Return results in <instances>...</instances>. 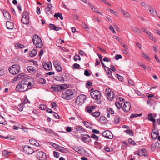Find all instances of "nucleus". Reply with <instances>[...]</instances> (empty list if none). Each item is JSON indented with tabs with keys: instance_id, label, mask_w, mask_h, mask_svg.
<instances>
[{
	"instance_id": "obj_1",
	"label": "nucleus",
	"mask_w": 160,
	"mask_h": 160,
	"mask_svg": "<svg viewBox=\"0 0 160 160\" xmlns=\"http://www.w3.org/2000/svg\"><path fill=\"white\" fill-rule=\"evenodd\" d=\"M32 79L27 78L20 82L17 85L16 90L23 92L30 89L32 87Z\"/></svg>"
},
{
	"instance_id": "obj_2",
	"label": "nucleus",
	"mask_w": 160,
	"mask_h": 160,
	"mask_svg": "<svg viewBox=\"0 0 160 160\" xmlns=\"http://www.w3.org/2000/svg\"><path fill=\"white\" fill-rule=\"evenodd\" d=\"M62 97L67 100H70L74 97L72 91L70 89L64 90L62 94Z\"/></svg>"
},
{
	"instance_id": "obj_3",
	"label": "nucleus",
	"mask_w": 160,
	"mask_h": 160,
	"mask_svg": "<svg viewBox=\"0 0 160 160\" xmlns=\"http://www.w3.org/2000/svg\"><path fill=\"white\" fill-rule=\"evenodd\" d=\"M32 41L36 48H40L42 46L43 44L41 39L37 35H35L33 36Z\"/></svg>"
},
{
	"instance_id": "obj_4",
	"label": "nucleus",
	"mask_w": 160,
	"mask_h": 160,
	"mask_svg": "<svg viewBox=\"0 0 160 160\" xmlns=\"http://www.w3.org/2000/svg\"><path fill=\"white\" fill-rule=\"evenodd\" d=\"M8 70L11 74L15 75L19 73L20 67L18 64H14L9 67Z\"/></svg>"
},
{
	"instance_id": "obj_5",
	"label": "nucleus",
	"mask_w": 160,
	"mask_h": 160,
	"mask_svg": "<svg viewBox=\"0 0 160 160\" xmlns=\"http://www.w3.org/2000/svg\"><path fill=\"white\" fill-rule=\"evenodd\" d=\"M86 98V95L80 94L77 97L75 102L78 105H82L84 102Z\"/></svg>"
},
{
	"instance_id": "obj_6",
	"label": "nucleus",
	"mask_w": 160,
	"mask_h": 160,
	"mask_svg": "<svg viewBox=\"0 0 160 160\" xmlns=\"http://www.w3.org/2000/svg\"><path fill=\"white\" fill-rule=\"evenodd\" d=\"M90 95L95 100H98L101 97V92L98 90L91 92Z\"/></svg>"
},
{
	"instance_id": "obj_7",
	"label": "nucleus",
	"mask_w": 160,
	"mask_h": 160,
	"mask_svg": "<svg viewBox=\"0 0 160 160\" xmlns=\"http://www.w3.org/2000/svg\"><path fill=\"white\" fill-rule=\"evenodd\" d=\"M121 105L122 109L125 112H128L131 108V104L128 102H126L125 103H122Z\"/></svg>"
},
{
	"instance_id": "obj_8",
	"label": "nucleus",
	"mask_w": 160,
	"mask_h": 160,
	"mask_svg": "<svg viewBox=\"0 0 160 160\" xmlns=\"http://www.w3.org/2000/svg\"><path fill=\"white\" fill-rule=\"evenodd\" d=\"M105 93L107 94V98L109 100H112L114 98V93L109 88H107L105 90Z\"/></svg>"
},
{
	"instance_id": "obj_9",
	"label": "nucleus",
	"mask_w": 160,
	"mask_h": 160,
	"mask_svg": "<svg viewBox=\"0 0 160 160\" xmlns=\"http://www.w3.org/2000/svg\"><path fill=\"white\" fill-rule=\"evenodd\" d=\"M23 150L27 154H31L33 153L34 150L32 148L28 145H25L23 148Z\"/></svg>"
},
{
	"instance_id": "obj_10",
	"label": "nucleus",
	"mask_w": 160,
	"mask_h": 160,
	"mask_svg": "<svg viewBox=\"0 0 160 160\" xmlns=\"http://www.w3.org/2000/svg\"><path fill=\"white\" fill-rule=\"evenodd\" d=\"M37 157L39 160H45L46 158V156L45 153L42 151H38L37 152Z\"/></svg>"
},
{
	"instance_id": "obj_11",
	"label": "nucleus",
	"mask_w": 160,
	"mask_h": 160,
	"mask_svg": "<svg viewBox=\"0 0 160 160\" xmlns=\"http://www.w3.org/2000/svg\"><path fill=\"white\" fill-rule=\"evenodd\" d=\"M103 136L107 139H111L113 138V135L112 132L109 130L104 131L102 133Z\"/></svg>"
},
{
	"instance_id": "obj_12",
	"label": "nucleus",
	"mask_w": 160,
	"mask_h": 160,
	"mask_svg": "<svg viewBox=\"0 0 160 160\" xmlns=\"http://www.w3.org/2000/svg\"><path fill=\"white\" fill-rule=\"evenodd\" d=\"M82 140L87 144L90 143L91 141V137L88 134L82 135Z\"/></svg>"
},
{
	"instance_id": "obj_13",
	"label": "nucleus",
	"mask_w": 160,
	"mask_h": 160,
	"mask_svg": "<svg viewBox=\"0 0 160 160\" xmlns=\"http://www.w3.org/2000/svg\"><path fill=\"white\" fill-rule=\"evenodd\" d=\"M159 133L157 130L153 129L152 130L151 133V137L152 139L155 140L159 136Z\"/></svg>"
},
{
	"instance_id": "obj_14",
	"label": "nucleus",
	"mask_w": 160,
	"mask_h": 160,
	"mask_svg": "<svg viewBox=\"0 0 160 160\" xmlns=\"http://www.w3.org/2000/svg\"><path fill=\"white\" fill-rule=\"evenodd\" d=\"M43 67L45 69L47 70H50L52 69V66L51 62H48V63H45L43 65Z\"/></svg>"
},
{
	"instance_id": "obj_15",
	"label": "nucleus",
	"mask_w": 160,
	"mask_h": 160,
	"mask_svg": "<svg viewBox=\"0 0 160 160\" xmlns=\"http://www.w3.org/2000/svg\"><path fill=\"white\" fill-rule=\"evenodd\" d=\"M138 154L140 156H146L148 154L146 150L145 149H143L138 151Z\"/></svg>"
},
{
	"instance_id": "obj_16",
	"label": "nucleus",
	"mask_w": 160,
	"mask_h": 160,
	"mask_svg": "<svg viewBox=\"0 0 160 160\" xmlns=\"http://www.w3.org/2000/svg\"><path fill=\"white\" fill-rule=\"evenodd\" d=\"M3 16L7 19L9 20L11 18V16L9 13L6 10H3L2 11Z\"/></svg>"
},
{
	"instance_id": "obj_17",
	"label": "nucleus",
	"mask_w": 160,
	"mask_h": 160,
	"mask_svg": "<svg viewBox=\"0 0 160 160\" xmlns=\"http://www.w3.org/2000/svg\"><path fill=\"white\" fill-rule=\"evenodd\" d=\"M51 88L52 91L55 92H57L61 91L59 85H53L52 86Z\"/></svg>"
},
{
	"instance_id": "obj_18",
	"label": "nucleus",
	"mask_w": 160,
	"mask_h": 160,
	"mask_svg": "<svg viewBox=\"0 0 160 160\" xmlns=\"http://www.w3.org/2000/svg\"><path fill=\"white\" fill-rule=\"evenodd\" d=\"M27 69L30 73H34L36 72V70L34 67L32 66H29L27 67Z\"/></svg>"
},
{
	"instance_id": "obj_19",
	"label": "nucleus",
	"mask_w": 160,
	"mask_h": 160,
	"mask_svg": "<svg viewBox=\"0 0 160 160\" xmlns=\"http://www.w3.org/2000/svg\"><path fill=\"white\" fill-rule=\"evenodd\" d=\"M106 68L108 69L107 71H106L105 68V70L107 72V75L108 77L109 78H111V79H113L114 78L112 76L111 70L108 67H106Z\"/></svg>"
},
{
	"instance_id": "obj_20",
	"label": "nucleus",
	"mask_w": 160,
	"mask_h": 160,
	"mask_svg": "<svg viewBox=\"0 0 160 160\" xmlns=\"http://www.w3.org/2000/svg\"><path fill=\"white\" fill-rule=\"evenodd\" d=\"M7 28L8 29H12L13 28L14 26L13 23L10 21H7L6 22Z\"/></svg>"
},
{
	"instance_id": "obj_21",
	"label": "nucleus",
	"mask_w": 160,
	"mask_h": 160,
	"mask_svg": "<svg viewBox=\"0 0 160 160\" xmlns=\"http://www.w3.org/2000/svg\"><path fill=\"white\" fill-rule=\"evenodd\" d=\"M29 142L31 144L36 146H38L39 145V143L34 139L29 140Z\"/></svg>"
},
{
	"instance_id": "obj_22",
	"label": "nucleus",
	"mask_w": 160,
	"mask_h": 160,
	"mask_svg": "<svg viewBox=\"0 0 160 160\" xmlns=\"http://www.w3.org/2000/svg\"><path fill=\"white\" fill-rule=\"evenodd\" d=\"M99 121L101 123L104 124L106 123L107 120L104 116H101L100 118Z\"/></svg>"
},
{
	"instance_id": "obj_23",
	"label": "nucleus",
	"mask_w": 160,
	"mask_h": 160,
	"mask_svg": "<svg viewBox=\"0 0 160 160\" xmlns=\"http://www.w3.org/2000/svg\"><path fill=\"white\" fill-rule=\"evenodd\" d=\"M37 53V50L36 49H33L31 51H29V54L31 57H34Z\"/></svg>"
},
{
	"instance_id": "obj_24",
	"label": "nucleus",
	"mask_w": 160,
	"mask_h": 160,
	"mask_svg": "<svg viewBox=\"0 0 160 160\" xmlns=\"http://www.w3.org/2000/svg\"><path fill=\"white\" fill-rule=\"evenodd\" d=\"M27 75L25 73H21L18 75V76L20 80V79H24L27 78H29L28 77L26 78Z\"/></svg>"
},
{
	"instance_id": "obj_25",
	"label": "nucleus",
	"mask_w": 160,
	"mask_h": 160,
	"mask_svg": "<svg viewBox=\"0 0 160 160\" xmlns=\"http://www.w3.org/2000/svg\"><path fill=\"white\" fill-rule=\"evenodd\" d=\"M21 21L23 24H28L29 22V18L26 19L24 17L22 18Z\"/></svg>"
},
{
	"instance_id": "obj_26",
	"label": "nucleus",
	"mask_w": 160,
	"mask_h": 160,
	"mask_svg": "<svg viewBox=\"0 0 160 160\" xmlns=\"http://www.w3.org/2000/svg\"><path fill=\"white\" fill-rule=\"evenodd\" d=\"M96 106H94L88 107L87 108V111L88 112H92L93 110H94Z\"/></svg>"
},
{
	"instance_id": "obj_27",
	"label": "nucleus",
	"mask_w": 160,
	"mask_h": 160,
	"mask_svg": "<svg viewBox=\"0 0 160 160\" xmlns=\"http://www.w3.org/2000/svg\"><path fill=\"white\" fill-rule=\"evenodd\" d=\"M132 29L134 31L138 33H141V30L136 26H132L131 27Z\"/></svg>"
},
{
	"instance_id": "obj_28",
	"label": "nucleus",
	"mask_w": 160,
	"mask_h": 160,
	"mask_svg": "<svg viewBox=\"0 0 160 160\" xmlns=\"http://www.w3.org/2000/svg\"><path fill=\"white\" fill-rule=\"evenodd\" d=\"M54 16L56 17L57 19H58V18L59 17L62 20L63 19L62 16V13H55L54 14Z\"/></svg>"
},
{
	"instance_id": "obj_29",
	"label": "nucleus",
	"mask_w": 160,
	"mask_h": 160,
	"mask_svg": "<svg viewBox=\"0 0 160 160\" xmlns=\"http://www.w3.org/2000/svg\"><path fill=\"white\" fill-rule=\"evenodd\" d=\"M148 119L153 122L154 123L156 121L155 119L152 117V114L151 113H149L148 115Z\"/></svg>"
},
{
	"instance_id": "obj_30",
	"label": "nucleus",
	"mask_w": 160,
	"mask_h": 160,
	"mask_svg": "<svg viewBox=\"0 0 160 160\" xmlns=\"http://www.w3.org/2000/svg\"><path fill=\"white\" fill-rule=\"evenodd\" d=\"M76 130L77 132H83L84 130V129L83 128L80 126L76 127Z\"/></svg>"
},
{
	"instance_id": "obj_31",
	"label": "nucleus",
	"mask_w": 160,
	"mask_h": 160,
	"mask_svg": "<svg viewBox=\"0 0 160 160\" xmlns=\"http://www.w3.org/2000/svg\"><path fill=\"white\" fill-rule=\"evenodd\" d=\"M149 10L150 13L152 15H154L156 14V12L155 10L151 7L150 9H148Z\"/></svg>"
},
{
	"instance_id": "obj_32",
	"label": "nucleus",
	"mask_w": 160,
	"mask_h": 160,
	"mask_svg": "<svg viewBox=\"0 0 160 160\" xmlns=\"http://www.w3.org/2000/svg\"><path fill=\"white\" fill-rule=\"evenodd\" d=\"M22 17H24L26 19L29 18V16L28 13L26 11H25L23 13Z\"/></svg>"
},
{
	"instance_id": "obj_33",
	"label": "nucleus",
	"mask_w": 160,
	"mask_h": 160,
	"mask_svg": "<svg viewBox=\"0 0 160 160\" xmlns=\"http://www.w3.org/2000/svg\"><path fill=\"white\" fill-rule=\"evenodd\" d=\"M11 153V152H8L7 150H4L2 152V154L3 155L7 157L8 156V155Z\"/></svg>"
},
{
	"instance_id": "obj_34",
	"label": "nucleus",
	"mask_w": 160,
	"mask_h": 160,
	"mask_svg": "<svg viewBox=\"0 0 160 160\" xmlns=\"http://www.w3.org/2000/svg\"><path fill=\"white\" fill-rule=\"evenodd\" d=\"M44 130L48 134H52L53 132V130L46 128H44Z\"/></svg>"
},
{
	"instance_id": "obj_35",
	"label": "nucleus",
	"mask_w": 160,
	"mask_h": 160,
	"mask_svg": "<svg viewBox=\"0 0 160 160\" xmlns=\"http://www.w3.org/2000/svg\"><path fill=\"white\" fill-rule=\"evenodd\" d=\"M91 115L95 117H98L99 116L100 113L99 112L97 111L92 113Z\"/></svg>"
},
{
	"instance_id": "obj_36",
	"label": "nucleus",
	"mask_w": 160,
	"mask_h": 160,
	"mask_svg": "<svg viewBox=\"0 0 160 160\" xmlns=\"http://www.w3.org/2000/svg\"><path fill=\"white\" fill-rule=\"evenodd\" d=\"M115 123L116 124H118L120 121V118L118 116H116L115 117Z\"/></svg>"
},
{
	"instance_id": "obj_37",
	"label": "nucleus",
	"mask_w": 160,
	"mask_h": 160,
	"mask_svg": "<svg viewBox=\"0 0 160 160\" xmlns=\"http://www.w3.org/2000/svg\"><path fill=\"white\" fill-rule=\"evenodd\" d=\"M0 124H5V122L4 121V119L3 117L0 115Z\"/></svg>"
},
{
	"instance_id": "obj_38",
	"label": "nucleus",
	"mask_w": 160,
	"mask_h": 160,
	"mask_svg": "<svg viewBox=\"0 0 160 160\" xmlns=\"http://www.w3.org/2000/svg\"><path fill=\"white\" fill-rule=\"evenodd\" d=\"M141 5L143 7H146V9L148 10V9H150L151 7L146 4L144 2H142L141 3Z\"/></svg>"
},
{
	"instance_id": "obj_39",
	"label": "nucleus",
	"mask_w": 160,
	"mask_h": 160,
	"mask_svg": "<svg viewBox=\"0 0 160 160\" xmlns=\"http://www.w3.org/2000/svg\"><path fill=\"white\" fill-rule=\"evenodd\" d=\"M91 137L94 139L95 140L98 141L99 139V137L95 135L94 134H93L92 135Z\"/></svg>"
},
{
	"instance_id": "obj_40",
	"label": "nucleus",
	"mask_w": 160,
	"mask_h": 160,
	"mask_svg": "<svg viewBox=\"0 0 160 160\" xmlns=\"http://www.w3.org/2000/svg\"><path fill=\"white\" fill-rule=\"evenodd\" d=\"M59 86L60 88V91L63 89H64L66 88H68V85L65 84L61 85H59Z\"/></svg>"
},
{
	"instance_id": "obj_41",
	"label": "nucleus",
	"mask_w": 160,
	"mask_h": 160,
	"mask_svg": "<svg viewBox=\"0 0 160 160\" xmlns=\"http://www.w3.org/2000/svg\"><path fill=\"white\" fill-rule=\"evenodd\" d=\"M39 108L41 110H45L47 108V106L45 105L41 104L40 105Z\"/></svg>"
},
{
	"instance_id": "obj_42",
	"label": "nucleus",
	"mask_w": 160,
	"mask_h": 160,
	"mask_svg": "<svg viewBox=\"0 0 160 160\" xmlns=\"http://www.w3.org/2000/svg\"><path fill=\"white\" fill-rule=\"evenodd\" d=\"M38 82L40 84H44L46 83V81L43 78H40L38 80Z\"/></svg>"
},
{
	"instance_id": "obj_43",
	"label": "nucleus",
	"mask_w": 160,
	"mask_h": 160,
	"mask_svg": "<svg viewBox=\"0 0 160 160\" xmlns=\"http://www.w3.org/2000/svg\"><path fill=\"white\" fill-rule=\"evenodd\" d=\"M92 11L94 12L95 13H98L99 14L101 15L102 16L103 15L102 13L101 12H100L99 10H97L95 8Z\"/></svg>"
},
{
	"instance_id": "obj_44",
	"label": "nucleus",
	"mask_w": 160,
	"mask_h": 160,
	"mask_svg": "<svg viewBox=\"0 0 160 160\" xmlns=\"http://www.w3.org/2000/svg\"><path fill=\"white\" fill-rule=\"evenodd\" d=\"M74 59L75 61H77L78 60H81V58L79 55H76L74 57Z\"/></svg>"
},
{
	"instance_id": "obj_45",
	"label": "nucleus",
	"mask_w": 160,
	"mask_h": 160,
	"mask_svg": "<svg viewBox=\"0 0 160 160\" xmlns=\"http://www.w3.org/2000/svg\"><path fill=\"white\" fill-rule=\"evenodd\" d=\"M122 12L126 18H130V15L127 12H125L124 11L122 10Z\"/></svg>"
},
{
	"instance_id": "obj_46",
	"label": "nucleus",
	"mask_w": 160,
	"mask_h": 160,
	"mask_svg": "<svg viewBox=\"0 0 160 160\" xmlns=\"http://www.w3.org/2000/svg\"><path fill=\"white\" fill-rule=\"evenodd\" d=\"M16 46L18 48H23L24 47V45L22 44H20L18 43L16 44Z\"/></svg>"
},
{
	"instance_id": "obj_47",
	"label": "nucleus",
	"mask_w": 160,
	"mask_h": 160,
	"mask_svg": "<svg viewBox=\"0 0 160 160\" xmlns=\"http://www.w3.org/2000/svg\"><path fill=\"white\" fill-rule=\"evenodd\" d=\"M115 105L119 109H120L121 108V104L120 103L118 102L117 101L115 102Z\"/></svg>"
},
{
	"instance_id": "obj_48",
	"label": "nucleus",
	"mask_w": 160,
	"mask_h": 160,
	"mask_svg": "<svg viewBox=\"0 0 160 160\" xmlns=\"http://www.w3.org/2000/svg\"><path fill=\"white\" fill-rule=\"evenodd\" d=\"M45 11L47 14H49L51 11V8L47 6L45 8Z\"/></svg>"
},
{
	"instance_id": "obj_49",
	"label": "nucleus",
	"mask_w": 160,
	"mask_h": 160,
	"mask_svg": "<svg viewBox=\"0 0 160 160\" xmlns=\"http://www.w3.org/2000/svg\"><path fill=\"white\" fill-rule=\"evenodd\" d=\"M109 29L113 32V33H116V32L112 25H110L109 26Z\"/></svg>"
},
{
	"instance_id": "obj_50",
	"label": "nucleus",
	"mask_w": 160,
	"mask_h": 160,
	"mask_svg": "<svg viewBox=\"0 0 160 160\" xmlns=\"http://www.w3.org/2000/svg\"><path fill=\"white\" fill-rule=\"evenodd\" d=\"M80 67V66L79 64L77 63H75L74 64L73 66V69H78Z\"/></svg>"
},
{
	"instance_id": "obj_51",
	"label": "nucleus",
	"mask_w": 160,
	"mask_h": 160,
	"mask_svg": "<svg viewBox=\"0 0 160 160\" xmlns=\"http://www.w3.org/2000/svg\"><path fill=\"white\" fill-rule=\"evenodd\" d=\"M116 77L118 78L119 80L120 81H122L123 80V78L122 76H121L118 74H116Z\"/></svg>"
},
{
	"instance_id": "obj_52",
	"label": "nucleus",
	"mask_w": 160,
	"mask_h": 160,
	"mask_svg": "<svg viewBox=\"0 0 160 160\" xmlns=\"http://www.w3.org/2000/svg\"><path fill=\"white\" fill-rule=\"evenodd\" d=\"M104 3L107 4L108 5L111 6V5L106 0H99Z\"/></svg>"
},
{
	"instance_id": "obj_53",
	"label": "nucleus",
	"mask_w": 160,
	"mask_h": 160,
	"mask_svg": "<svg viewBox=\"0 0 160 160\" xmlns=\"http://www.w3.org/2000/svg\"><path fill=\"white\" fill-rule=\"evenodd\" d=\"M142 54L143 55V56L144 57L145 59L147 60H150V58H149L147 54L144 53H142Z\"/></svg>"
},
{
	"instance_id": "obj_54",
	"label": "nucleus",
	"mask_w": 160,
	"mask_h": 160,
	"mask_svg": "<svg viewBox=\"0 0 160 160\" xmlns=\"http://www.w3.org/2000/svg\"><path fill=\"white\" fill-rule=\"evenodd\" d=\"M54 156L56 158H58L59 156V153L56 151L53 152Z\"/></svg>"
},
{
	"instance_id": "obj_55",
	"label": "nucleus",
	"mask_w": 160,
	"mask_h": 160,
	"mask_svg": "<svg viewBox=\"0 0 160 160\" xmlns=\"http://www.w3.org/2000/svg\"><path fill=\"white\" fill-rule=\"evenodd\" d=\"M53 64L55 68L60 65L59 62L57 61H55L53 62Z\"/></svg>"
},
{
	"instance_id": "obj_56",
	"label": "nucleus",
	"mask_w": 160,
	"mask_h": 160,
	"mask_svg": "<svg viewBox=\"0 0 160 160\" xmlns=\"http://www.w3.org/2000/svg\"><path fill=\"white\" fill-rule=\"evenodd\" d=\"M51 105L52 107L54 109L56 108L57 105L56 103L54 102H52L51 103Z\"/></svg>"
},
{
	"instance_id": "obj_57",
	"label": "nucleus",
	"mask_w": 160,
	"mask_h": 160,
	"mask_svg": "<svg viewBox=\"0 0 160 160\" xmlns=\"http://www.w3.org/2000/svg\"><path fill=\"white\" fill-rule=\"evenodd\" d=\"M126 132L128 134L131 135L133 134V132L132 131L129 129H128L126 131Z\"/></svg>"
},
{
	"instance_id": "obj_58",
	"label": "nucleus",
	"mask_w": 160,
	"mask_h": 160,
	"mask_svg": "<svg viewBox=\"0 0 160 160\" xmlns=\"http://www.w3.org/2000/svg\"><path fill=\"white\" fill-rule=\"evenodd\" d=\"M122 58V56L121 55L119 54H117L116 55L115 57V59L117 60L119 59H121Z\"/></svg>"
},
{
	"instance_id": "obj_59",
	"label": "nucleus",
	"mask_w": 160,
	"mask_h": 160,
	"mask_svg": "<svg viewBox=\"0 0 160 160\" xmlns=\"http://www.w3.org/2000/svg\"><path fill=\"white\" fill-rule=\"evenodd\" d=\"M149 38L153 40L154 42H157V40L155 38L153 37L152 35L150 36L149 37Z\"/></svg>"
},
{
	"instance_id": "obj_60",
	"label": "nucleus",
	"mask_w": 160,
	"mask_h": 160,
	"mask_svg": "<svg viewBox=\"0 0 160 160\" xmlns=\"http://www.w3.org/2000/svg\"><path fill=\"white\" fill-rule=\"evenodd\" d=\"M49 27L54 30V29L55 28V25L53 24H49Z\"/></svg>"
},
{
	"instance_id": "obj_61",
	"label": "nucleus",
	"mask_w": 160,
	"mask_h": 160,
	"mask_svg": "<svg viewBox=\"0 0 160 160\" xmlns=\"http://www.w3.org/2000/svg\"><path fill=\"white\" fill-rule=\"evenodd\" d=\"M55 68L56 70L58 72L62 70V68L60 65L56 67Z\"/></svg>"
},
{
	"instance_id": "obj_62",
	"label": "nucleus",
	"mask_w": 160,
	"mask_h": 160,
	"mask_svg": "<svg viewBox=\"0 0 160 160\" xmlns=\"http://www.w3.org/2000/svg\"><path fill=\"white\" fill-rule=\"evenodd\" d=\"M154 99H149L147 101V103L149 104H151L152 102L153 101Z\"/></svg>"
},
{
	"instance_id": "obj_63",
	"label": "nucleus",
	"mask_w": 160,
	"mask_h": 160,
	"mask_svg": "<svg viewBox=\"0 0 160 160\" xmlns=\"http://www.w3.org/2000/svg\"><path fill=\"white\" fill-rule=\"evenodd\" d=\"M19 80V78L18 76V75L15 77L12 80V82H14L18 80Z\"/></svg>"
},
{
	"instance_id": "obj_64",
	"label": "nucleus",
	"mask_w": 160,
	"mask_h": 160,
	"mask_svg": "<svg viewBox=\"0 0 160 160\" xmlns=\"http://www.w3.org/2000/svg\"><path fill=\"white\" fill-rule=\"evenodd\" d=\"M84 75L87 76H90V74L89 72L87 70H85L84 71Z\"/></svg>"
}]
</instances>
